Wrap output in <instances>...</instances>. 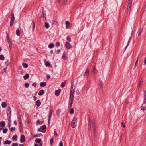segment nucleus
<instances>
[{"mask_svg":"<svg viewBox=\"0 0 146 146\" xmlns=\"http://www.w3.org/2000/svg\"><path fill=\"white\" fill-rule=\"evenodd\" d=\"M43 122V121H40L39 120H38L37 121V122L36 123V125H38L39 123L42 124Z\"/></svg>","mask_w":146,"mask_h":146,"instance_id":"22","label":"nucleus"},{"mask_svg":"<svg viewBox=\"0 0 146 146\" xmlns=\"http://www.w3.org/2000/svg\"><path fill=\"white\" fill-rule=\"evenodd\" d=\"M66 54L65 52L63 54V55L62 58H66Z\"/></svg>","mask_w":146,"mask_h":146,"instance_id":"45","label":"nucleus"},{"mask_svg":"<svg viewBox=\"0 0 146 146\" xmlns=\"http://www.w3.org/2000/svg\"><path fill=\"white\" fill-rule=\"evenodd\" d=\"M52 111V108H50L49 110V119L48 120V123H49L50 121V119L51 117V115Z\"/></svg>","mask_w":146,"mask_h":146,"instance_id":"4","label":"nucleus"},{"mask_svg":"<svg viewBox=\"0 0 146 146\" xmlns=\"http://www.w3.org/2000/svg\"><path fill=\"white\" fill-rule=\"evenodd\" d=\"M32 24L33 26V31H34L35 29V22L33 21H32Z\"/></svg>","mask_w":146,"mask_h":146,"instance_id":"30","label":"nucleus"},{"mask_svg":"<svg viewBox=\"0 0 146 146\" xmlns=\"http://www.w3.org/2000/svg\"><path fill=\"white\" fill-rule=\"evenodd\" d=\"M66 27L67 28H68L69 27L70 25L69 22L68 21H67L66 22Z\"/></svg>","mask_w":146,"mask_h":146,"instance_id":"23","label":"nucleus"},{"mask_svg":"<svg viewBox=\"0 0 146 146\" xmlns=\"http://www.w3.org/2000/svg\"><path fill=\"white\" fill-rule=\"evenodd\" d=\"M0 125L1 127H4L5 125V122L4 121H2L0 122Z\"/></svg>","mask_w":146,"mask_h":146,"instance_id":"20","label":"nucleus"},{"mask_svg":"<svg viewBox=\"0 0 146 146\" xmlns=\"http://www.w3.org/2000/svg\"><path fill=\"white\" fill-rule=\"evenodd\" d=\"M141 109L142 110L144 111L145 109V107L144 106H142L141 107Z\"/></svg>","mask_w":146,"mask_h":146,"instance_id":"38","label":"nucleus"},{"mask_svg":"<svg viewBox=\"0 0 146 146\" xmlns=\"http://www.w3.org/2000/svg\"><path fill=\"white\" fill-rule=\"evenodd\" d=\"M44 26L45 28L46 29H48L49 27V25L47 22H46L45 23Z\"/></svg>","mask_w":146,"mask_h":146,"instance_id":"17","label":"nucleus"},{"mask_svg":"<svg viewBox=\"0 0 146 146\" xmlns=\"http://www.w3.org/2000/svg\"><path fill=\"white\" fill-rule=\"evenodd\" d=\"M131 38V37H130V38L129 40V41H128V43L127 44V46H126V47L125 48V49H126L127 48V46H128L129 43V42H130V39Z\"/></svg>","mask_w":146,"mask_h":146,"instance_id":"51","label":"nucleus"},{"mask_svg":"<svg viewBox=\"0 0 146 146\" xmlns=\"http://www.w3.org/2000/svg\"><path fill=\"white\" fill-rule=\"evenodd\" d=\"M25 136L22 135L21 136L20 141L21 142H23L25 141Z\"/></svg>","mask_w":146,"mask_h":146,"instance_id":"6","label":"nucleus"},{"mask_svg":"<svg viewBox=\"0 0 146 146\" xmlns=\"http://www.w3.org/2000/svg\"><path fill=\"white\" fill-rule=\"evenodd\" d=\"M54 44L53 43H50L48 45V47L50 48H52L54 47Z\"/></svg>","mask_w":146,"mask_h":146,"instance_id":"13","label":"nucleus"},{"mask_svg":"<svg viewBox=\"0 0 146 146\" xmlns=\"http://www.w3.org/2000/svg\"><path fill=\"white\" fill-rule=\"evenodd\" d=\"M67 39L69 42H70L71 41V38L69 36H68L67 37Z\"/></svg>","mask_w":146,"mask_h":146,"instance_id":"42","label":"nucleus"},{"mask_svg":"<svg viewBox=\"0 0 146 146\" xmlns=\"http://www.w3.org/2000/svg\"><path fill=\"white\" fill-rule=\"evenodd\" d=\"M9 43V46L10 49H12V44L11 42L9 43Z\"/></svg>","mask_w":146,"mask_h":146,"instance_id":"43","label":"nucleus"},{"mask_svg":"<svg viewBox=\"0 0 146 146\" xmlns=\"http://www.w3.org/2000/svg\"><path fill=\"white\" fill-rule=\"evenodd\" d=\"M138 58H139L138 57L137 59V60L136 61V62L135 63V66H137V63H138Z\"/></svg>","mask_w":146,"mask_h":146,"instance_id":"50","label":"nucleus"},{"mask_svg":"<svg viewBox=\"0 0 146 146\" xmlns=\"http://www.w3.org/2000/svg\"><path fill=\"white\" fill-rule=\"evenodd\" d=\"M7 103L5 102H3L2 103L1 106L3 108H5L7 106Z\"/></svg>","mask_w":146,"mask_h":146,"instance_id":"11","label":"nucleus"},{"mask_svg":"<svg viewBox=\"0 0 146 146\" xmlns=\"http://www.w3.org/2000/svg\"><path fill=\"white\" fill-rule=\"evenodd\" d=\"M59 146H63V143L62 141L60 142Z\"/></svg>","mask_w":146,"mask_h":146,"instance_id":"56","label":"nucleus"},{"mask_svg":"<svg viewBox=\"0 0 146 146\" xmlns=\"http://www.w3.org/2000/svg\"><path fill=\"white\" fill-rule=\"evenodd\" d=\"M143 83V81L141 80L140 81L137 87V88L138 89V90H139L140 88L141 87L142 85V84Z\"/></svg>","mask_w":146,"mask_h":146,"instance_id":"7","label":"nucleus"},{"mask_svg":"<svg viewBox=\"0 0 146 146\" xmlns=\"http://www.w3.org/2000/svg\"><path fill=\"white\" fill-rule=\"evenodd\" d=\"M15 127H12L11 128V132H13L15 131Z\"/></svg>","mask_w":146,"mask_h":146,"instance_id":"41","label":"nucleus"},{"mask_svg":"<svg viewBox=\"0 0 146 146\" xmlns=\"http://www.w3.org/2000/svg\"><path fill=\"white\" fill-rule=\"evenodd\" d=\"M74 94H70V99L71 100V103L70 106V108H71L72 107L74 99Z\"/></svg>","mask_w":146,"mask_h":146,"instance_id":"2","label":"nucleus"},{"mask_svg":"<svg viewBox=\"0 0 146 146\" xmlns=\"http://www.w3.org/2000/svg\"><path fill=\"white\" fill-rule=\"evenodd\" d=\"M8 129L7 128H5V129H3V132L4 133H7Z\"/></svg>","mask_w":146,"mask_h":146,"instance_id":"39","label":"nucleus"},{"mask_svg":"<svg viewBox=\"0 0 146 146\" xmlns=\"http://www.w3.org/2000/svg\"><path fill=\"white\" fill-rule=\"evenodd\" d=\"M46 85V83L45 82H41L40 83V85L41 87H44Z\"/></svg>","mask_w":146,"mask_h":146,"instance_id":"15","label":"nucleus"},{"mask_svg":"<svg viewBox=\"0 0 146 146\" xmlns=\"http://www.w3.org/2000/svg\"><path fill=\"white\" fill-rule=\"evenodd\" d=\"M132 0H129V3L127 6L128 11H130L131 7V4Z\"/></svg>","mask_w":146,"mask_h":146,"instance_id":"3","label":"nucleus"},{"mask_svg":"<svg viewBox=\"0 0 146 146\" xmlns=\"http://www.w3.org/2000/svg\"><path fill=\"white\" fill-rule=\"evenodd\" d=\"M67 0H63V4L64 5L66 3L67 1Z\"/></svg>","mask_w":146,"mask_h":146,"instance_id":"44","label":"nucleus"},{"mask_svg":"<svg viewBox=\"0 0 146 146\" xmlns=\"http://www.w3.org/2000/svg\"><path fill=\"white\" fill-rule=\"evenodd\" d=\"M15 20V19H11V22L10 23V26H12L13 24L14 21Z\"/></svg>","mask_w":146,"mask_h":146,"instance_id":"16","label":"nucleus"},{"mask_svg":"<svg viewBox=\"0 0 146 146\" xmlns=\"http://www.w3.org/2000/svg\"><path fill=\"white\" fill-rule=\"evenodd\" d=\"M65 46L66 48L68 49H70L72 48L70 44L68 42H66Z\"/></svg>","mask_w":146,"mask_h":146,"instance_id":"5","label":"nucleus"},{"mask_svg":"<svg viewBox=\"0 0 146 146\" xmlns=\"http://www.w3.org/2000/svg\"><path fill=\"white\" fill-rule=\"evenodd\" d=\"M123 126L124 127H125V123L124 122H122V123H121Z\"/></svg>","mask_w":146,"mask_h":146,"instance_id":"59","label":"nucleus"},{"mask_svg":"<svg viewBox=\"0 0 146 146\" xmlns=\"http://www.w3.org/2000/svg\"><path fill=\"white\" fill-rule=\"evenodd\" d=\"M18 146V143H13L12 144V146Z\"/></svg>","mask_w":146,"mask_h":146,"instance_id":"52","label":"nucleus"},{"mask_svg":"<svg viewBox=\"0 0 146 146\" xmlns=\"http://www.w3.org/2000/svg\"><path fill=\"white\" fill-rule=\"evenodd\" d=\"M46 129V126L45 125H43L41 127V129L42 130H45Z\"/></svg>","mask_w":146,"mask_h":146,"instance_id":"34","label":"nucleus"},{"mask_svg":"<svg viewBox=\"0 0 146 146\" xmlns=\"http://www.w3.org/2000/svg\"><path fill=\"white\" fill-rule=\"evenodd\" d=\"M36 104L37 106L38 107L41 104V103L40 102L39 100H38L36 102Z\"/></svg>","mask_w":146,"mask_h":146,"instance_id":"18","label":"nucleus"},{"mask_svg":"<svg viewBox=\"0 0 146 146\" xmlns=\"http://www.w3.org/2000/svg\"><path fill=\"white\" fill-rule=\"evenodd\" d=\"M94 138L95 139L96 137V131H94Z\"/></svg>","mask_w":146,"mask_h":146,"instance_id":"53","label":"nucleus"},{"mask_svg":"<svg viewBox=\"0 0 146 146\" xmlns=\"http://www.w3.org/2000/svg\"><path fill=\"white\" fill-rule=\"evenodd\" d=\"M66 83L65 81L63 82L61 84V86L62 87H64L65 86Z\"/></svg>","mask_w":146,"mask_h":146,"instance_id":"29","label":"nucleus"},{"mask_svg":"<svg viewBox=\"0 0 146 146\" xmlns=\"http://www.w3.org/2000/svg\"><path fill=\"white\" fill-rule=\"evenodd\" d=\"M44 93V91L43 90H41L38 92L39 95L41 96Z\"/></svg>","mask_w":146,"mask_h":146,"instance_id":"12","label":"nucleus"},{"mask_svg":"<svg viewBox=\"0 0 146 146\" xmlns=\"http://www.w3.org/2000/svg\"><path fill=\"white\" fill-rule=\"evenodd\" d=\"M11 143V141L10 140H7L4 143L5 144H9Z\"/></svg>","mask_w":146,"mask_h":146,"instance_id":"19","label":"nucleus"},{"mask_svg":"<svg viewBox=\"0 0 146 146\" xmlns=\"http://www.w3.org/2000/svg\"><path fill=\"white\" fill-rule=\"evenodd\" d=\"M76 94L77 95H79L80 94V92L79 91V90H76Z\"/></svg>","mask_w":146,"mask_h":146,"instance_id":"54","label":"nucleus"},{"mask_svg":"<svg viewBox=\"0 0 146 146\" xmlns=\"http://www.w3.org/2000/svg\"><path fill=\"white\" fill-rule=\"evenodd\" d=\"M17 137V135H14L12 139L13 140L16 141Z\"/></svg>","mask_w":146,"mask_h":146,"instance_id":"27","label":"nucleus"},{"mask_svg":"<svg viewBox=\"0 0 146 146\" xmlns=\"http://www.w3.org/2000/svg\"><path fill=\"white\" fill-rule=\"evenodd\" d=\"M61 92V90L60 89L56 90L55 92V94L56 96H58L60 94Z\"/></svg>","mask_w":146,"mask_h":146,"instance_id":"8","label":"nucleus"},{"mask_svg":"<svg viewBox=\"0 0 146 146\" xmlns=\"http://www.w3.org/2000/svg\"><path fill=\"white\" fill-rule=\"evenodd\" d=\"M144 63L145 64H146V57L144 59Z\"/></svg>","mask_w":146,"mask_h":146,"instance_id":"64","label":"nucleus"},{"mask_svg":"<svg viewBox=\"0 0 146 146\" xmlns=\"http://www.w3.org/2000/svg\"><path fill=\"white\" fill-rule=\"evenodd\" d=\"M76 122V121H72L71 126L73 128H74L76 127V125L75 124Z\"/></svg>","mask_w":146,"mask_h":146,"instance_id":"10","label":"nucleus"},{"mask_svg":"<svg viewBox=\"0 0 146 146\" xmlns=\"http://www.w3.org/2000/svg\"><path fill=\"white\" fill-rule=\"evenodd\" d=\"M21 116H19V118H18L19 121V123H20V122H21Z\"/></svg>","mask_w":146,"mask_h":146,"instance_id":"57","label":"nucleus"},{"mask_svg":"<svg viewBox=\"0 0 146 146\" xmlns=\"http://www.w3.org/2000/svg\"><path fill=\"white\" fill-rule=\"evenodd\" d=\"M74 86V81H72L71 83V87L70 89V94H74L75 91L74 90H73V88Z\"/></svg>","mask_w":146,"mask_h":146,"instance_id":"1","label":"nucleus"},{"mask_svg":"<svg viewBox=\"0 0 146 146\" xmlns=\"http://www.w3.org/2000/svg\"><path fill=\"white\" fill-rule=\"evenodd\" d=\"M19 124H20V131H21L22 130V128H23V125L22 123V122H20Z\"/></svg>","mask_w":146,"mask_h":146,"instance_id":"25","label":"nucleus"},{"mask_svg":"<svg viewBox=\"0 0 146 146\" xmlns=\"http://www.w3.org/2000/svg\"><path fill=\"white\" fill-rule=\"evenodd\" d=\"M20 30L19 29L17 30L16 31V34L18 36H19L20 35Z\"/></svg>","mask_w":146,"mask_h":146,"instance_id":"35","label":"nucleus"},{"mask_svg":"<svg viewBox=\"0 0 146 146\" xmlns=\"http://www.w3.org/2000/svg\"><path fill=\"white\" fill-rule=\"evenodd\" d=\"M41 139H36L35 140V142L38 143H40L41 142Z\"/></svg>","mask_w":146,"mask_h":146,"instance_id":"14","label":"nucleus"},{"mask_svg":"<svg viewBox=\"0 0 146 146\" xmlns=\"http://www.w3.org/2000/svg\"><path fill=\"white\" fill-rule=\"evenodd\" d=\"M54 135L55 136L56 135H57V133L56 131H55L54 132Z\"/></svg>","mask_w":146,"mask_h":146,"instance_id":"62","label":"nucleus"},{"mask_svg":"<svg viewBox=\"0 0 146 146\" xmlns=\"http://www.w3.org/2000/svg\"><path fill=\"white\" fill-rule=\"evenodd\" d=\"M6 64L7 65V66H8L9 64V61H7L5 62Z\"/></svg>","mask_w":146,"mask_h":146,"instance_id":"61","label":"nucleus"},{"mask_svg":"<svg viewBox=\"0 0 146 146\" xmlns=\"http://www.w3.org/2000/svg\"><path fill=\"white\" fill-rule=\"evenodd\" d=\"M89 70L88 69H87L86 71L85 72L84 75L85 76L88 77L89 75Z\"/></svg>","mask_w":146,"mask_h":146,"instance_id":"9","label":"nucleus"},{"mask_svg":"<svg viewBox=\"0 0 146 146\" xmlns=\"http://www.w3.org/2000/svg\"><path fill=\"white\" fill-rule=\"evenodd\" d=\"M29 84L27 82H26L25 84V86L26 88H28L29 87Z\"/></svg>","mask_w":146,"mask_h":146,"instance_id":"40","label":"nucleus"},{"mask_svg":"<svg viewBox=\"0 0 146 146\" xmlns=\"http://www.w3.org/2000/svg\"><path fill=\"white\" fill-rule=\"evenodd\" d=\"M41 134H40L38 135L35 134L34 135V137H40V136L41 135Z\"/></svg>","mask_w":146,"mask_h":146,"instance_id":"37","label":"nucleus"},{"mask_svg":"<svg viewBox=\"0 0 146 146\" xmlns=\"http://www.w3.org/2000/svg\"><path fill=\"white\" fill-rule=\"evenodd\" d=\"M74 110L73 108H71L70 110V113L71 114H73L74 113Z\"/></svg>","mask_w":146,"mask_h":146,"instance_id":"36","label":"nucleus"},{"mask_svg":"<svg viewBox=\"0 0 146 146\" xmlns=\"http://www.w3.org/2000/svg\"><path fill=\"white\" fill-rule=\"evenodd\" d=\"M77 119V118L76 117H74V118L73 120H72V121H76V120Z\"/></svg>","mask_w":146,"mask_h":146,"instance_id":"58","label":"nucleus"},{"mask_svg":"<svg viewBox=\"0 0 146 146\" xmlns=\"http://www.w3.org/2000/svg\"><path fill=\"white\" fill-rule=\"evenodd\" d=\"M29 75L28 74H26L23 76V78L25 79H26L29 78Z\"/></svg>","mask_w":146,"mask_h":146,"instance_id":"21","label":"nucleus"},{"mask_svg":"<svg viewBox=\"0 0 146 146\" xmlns=\"http://www.w3.org/2000/svg\"><path fill=\"white\" fill-rule=\"evenodd\" d=\"M56 46L57 47H58L59 46H60V42H57L56 43Z\"/></svg>","mask_w":146,"mask_h":146,"instance_id":"55","label":"nucleus"},{"mask_svg":"<svg viewBox=\"0 0 146 146\" xmlns=\"http://www.w3.org/2000/svg\"><path fill=\"white\" fill-rule=\"evenodd\" d=\"M144 102H143L144 104L146 102V94L144 95Z\"/></svg>","mask_w":146,"mask_h":146,"instance_id":"46","label":"nucleus"},{"mask_svg":"<svg viewBox=\"0 0 146 146\" xmlns=\"http://www.w3.org/2000/svg\"><path fill=\"white\" fill-rule=\"evenodd\" d=\"M7 68H5L3 70L2 73H3V72L6 73L7 71Z\"/></svg>","mask_w":146,"mask_h":146,"instance_id":"47","label":"nucleus"},{"mask_svg":"<svg viewBox=\"0 0 146 146\" xmlns=\"http://www.w3.org/2000/svg\"><path fill=\"white\" fill-rule=\"evenodd\" d=\"M142 29H141V28H140L139 29V32H138V36H139L140 34H141V33H142Z\"/></svg>","mask_w":146,"mask_h":146,"instance_id":"31","label":"nucleus"},{"mask_svg":"<svg viewBox=\"0 0 146 146\" xmlns=\"http://www.w3.org/2000/svg\"><path fill=\"white\" fill-rule=\"evenodd\" d=\"M99 85L100 88H102L103 87V85L101 82H100V83L99 84Z\"/></svg>","mask_w":146,"mask_h":146,"instance_id":"49","label":"nucleus"},{"mask_svg":"<svg viewBox=\"0 0 146 146\" xmlns=\"http://www.w3.org/2000/svg\"><path fill=\"white\" fill-rule=\"evenodd\" d=\"M54 142V139L53 138H52L50 141V145H52Z\"/></svg>","mask_w":146,"mask_h":146,"instance_id":"32","label":"nucleus"},{"mask_svg":"<svg viewBox=\"0 0 146 146\" xmlns=\"http://www.w3.org/2000/svg\"><path fill=\"white\" fill-rule=\"evenodd\" d=\"M22 65L23 67L25 68H27L28 67V65L27 64L25 63H23Z\"/></svg>","mask_w":146,"mask_h":146,"instance_id":"26","label":"nucleus"},{"mask_svg":"<svg viewBox=\"0 0 146 146\" xmlns=\"http://www.w3.org/2000/svg\"><path fill=\"white\" fill-rule=\"evenodd\" d=\"M11 15V19H15V17L14 13H12Z\"/></svg>","mask_w":146,"mask_h":146,"instance_id":"48","label":"nucleus"},{"mask_svg":"<svg viewBox=\"0 0 146 146\" xmlns=\"http://www.w3.org/2000/svg\"><path fill=\"white\" fill-rule=\"evenodd\" d=\"M93 127L94 131H96V126L95 123H93Z\"/></svg>","mask_w":146,"mask_h":146,"instance_id":"28","label":"nucleus"},{"mask_svg":"<svg viewBox=\"0 0 146 146\" xmlns=\"http://www.w3.org/2000/svg\"><path fill=\"white\" fill-rule=\"evenodd\" d=\"M7 39L9 38V34L7 33Z\"/></svg>","mask_w":146,"mask_h":146,"instance_id":"60","label":"nucleus"},{"mask_svg":"<svg viewBox=\"0 0 146 146\" xmlns=\"http://www.w3.org/2000/svg\"><path fill=\"white\" fill-rule=\"evenodd\" d=\"M0 59L1 60H3L4 59V57L3 55H0Z\"/></svg>","mask_w":146,"mask_h":146,"instance_id":"33","label":"nucleus"},{"mask_svg":"<svg viewBox=\"0 0 146 146\" xmlns=\"http://www.w3.org/2000/svg\"><path fill=\"white\" fill-rule=\"evenodd\" d=\"M45 65L47 66H50V63L48 61H46L45 63Z\"/></svg>","mask_w":146,"mask_h":146,"instance_id":"24","label":"nucleus"},{"mask_svg":"<svg viewBox=\"0 0 146 146\" xmlns=\"http://www.w3.org/2000/svg\"><path fill=\"white\" fill-rule=\"evenodd\" d=\"M46 78L47 79H48L50 78V76L49 75H47L46 76Z\"/></svg>","mask_w":146,"mask_h":146,"instance_id":"63","label":"nucleus"}]
</instances>
